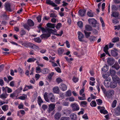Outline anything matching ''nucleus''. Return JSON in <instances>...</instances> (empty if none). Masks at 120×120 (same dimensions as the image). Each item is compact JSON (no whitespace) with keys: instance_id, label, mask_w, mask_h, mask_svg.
Instances as JSON below:
<instances>
[{"instance_id":"nucleus-52","label":"nucleus","mask_w":120,"mask_h":120,"mask_svg":"<svg viewBox=\"0 0 120 120\" xmlns=\"http://www.w3.org/2000/svg\"><path fill=\"white\" fill-rule=\"evenodd\" d=\"M78 26L80 27L81 28L82 27L83 23L81 21H79L77 23Z\"/></svg>"},{"instance_id":"nucleus-12","label":"nucleus","mask_w":120,"mask_h":120,"mask_svg":"<svg viewBox=\"0 0 120 120\" xmlns=\"http://www.w3.org/2000/svg\"><path fill=\"white\" fill-rule=\"evenodd\" d=\"M60 89L63 91H65L67 89V87L66 85L63 83L60 84Z\"/></svg>"},{"instance_id":"nucleus-1","label":"nucleus","mask_w":120,"mask_h":120,"mask_svg":"<svg viewBox=\"0 0 120 120\" xmlns=\"http://www.w3.org/2000/svg\"><path fill=\"white\" fill-rule=\"evenodd\" d=\"M88 21L89 23L91 24L92 26L94 27H95L97 25H98L99 24L97 22V21L94 18H90L88 19Z\"/></svg>"},{"instance_id":"nucleus-47","label":"nucleus","mask_w":120,"mask_h":120,"mask_svg":"<svg viewBox=\"0 0 120 120\" xmlns=\"http://www.w3.org/2000/svg\"><path fill=\"white\" fill-rule=\"evenodd\" d=\"M96 101L97 102V104L99 105H101L102 101V100L100 99H99L96 100Z\"/></svg>"},{"instance_id":"nucleus-6","label":"nucleus","mask_w":120,"mask_h":120,"mask_svg":"<svg viewBox=\"0 0 120 120\" xmlns=\"http://www.w3.org/2000/svg\"><path fill=\"white\" fill-rule=\"evenodd\" d=\"M48 97L50 98V100L52 102H55L56 100L55 97L52 93H50L48 95Z\"/></svg>"},{"instance_id":"nucleus-57","label":"nucleus","mask_w":120,"mask_h":120,"mask_svg":"<svg viewBox=\"0 0 120 120\" xmlns=\"http://www.w3.org/2000/svg\"><path fill=\"white\" fill-rule=\"evenodd\" d=\"M87 15L89 17H92L93 16V14L90 11H88L87 12Z\"/></svg>"},{"instance_id":"nucleus-39","label":"nucleus","mask_w":120,"mask_h":120,"mask_svg":"<svg viewBox=\"0 0 120 120\" xmlns=\"http://www.w3.org/2000/svg\"><path fill=\"white\" fill-rule=\"evenodd\" d=\"M91 106L92 107H95L97 105L96 102L95 101H92L90 103Z\"/></svg>"},{"instance_id":"nucleus-5","label":"nucleus","mask_w":120,"mask_h":120,"mask_svg":"<svg viewBox=\"0 0 120 120\" xmlns=\"http://www.w3.org/2000/svg\"><path fill=\"white\" fill-rule=\"evenodd\" d=\"M111 79L109 78L105 80L104 82V84L105 86L107 88L110 87Z\"/></svg>"},{"instance_id":"nucleus-51","label":"nucleus","mask_w":120,"mask_h":120,"mask_svg":"<svg viewBox=\"0 0 120 120\" xmlns=\"http://www.w3.org/2000/svg\"><path fill=\"white\" fill-rule=\"evenodd\" d=\"M55 69L56 71L59 73H60L61 72V69L58 67H56L55 68Z\"/></svg>"},{"instance_id":"nucleus-56","label":"nucleus","mask_w":120,"mask_h":120,"mask_svg":"<svg viewBox=\"0 0 120 120\" xmlns=\"http://www.w3.org/2000/svg\"><path fill=\"white\" fill-rule=\"evenodd\" d=\"M69 117H62L60 120H69Z\"/></svg>"},{"instance_id":"nucleus-19","label":"nucleus","mask_w":120,"mask_h":120,"mask_svg":"<svg viewBox=\"0 0 120 120\" xmlns=\"http://www.w3.org/2000/svg\"><path fill=\"white\" fill-rule=\"evenodd\" d=\"M53 90L54 93L59 94V89L57 86H55L53 87Z\"/></svg>"},{"instance_id":"nucleus-26","label":"nucleus","mask_w":120,"mask_h":120,"mask_svg":"<svg viewBox=\"0 0 120 120\" xmlns=\"http://www.w3.org/2000/svg\"><path fill=\"white\" fill-rule=\"evenodd\" d=\"M50 35L47 34H43L40 36L42 38H47L50 36Z\"/></svg>"},{"instance_id":"nucleus-16","label":"nucleus","mask_w":120,"mask_h":120,"mask_svg":"<svg viewBox=\"0 0 120 120\" xmlns=\"http://www.w3.org/2000/svg\"><path fill=\"white\" fill-rule=\"evenodd\" d=\"M86 11V10L85 9L83 10H80L79 11V13L80 15L83 17L85 16Z\"/></svg>"},{"instance_id":"nucleus-22","label":"nucleus","mask_w":120,"mask_h":120,"mask_svg":"<svg viewBox=\"0 0 120 120\" xmlns=\"http://www.w3.org/2000/svg\"><path fill=\"white\" fill-rule=\"evenodd\" d=\"M27 23L28 25L30 26H33L34 24V22L30 19H29L28 20Z\"/></svg>"},{"instance_id":"nucleus-61","label":"nucleus","mask_w":120,"mask_h":120,"mask_svg":"<svg viewBox=\"0 0 120 120\" xmlns=\"http://www.w3.org/2000/svg\"><path fill=\"white\" fill-rule=\"evenodd\" d=\"M112 8L113 10H117L118 9L114 5H112Z\"/></svg>"},{"instance_id":"nucleus-3","label":"nucleus","mask_w":120,"mask_h":120,"mask_svg":"<svg viewBox=\"0 0 120 120\" xmlns=\"http://www.w3.org/2000/svg\"><path fill=\"white\" fill-rule=\"evenodd\" d=\"M25 44L27 46L31 48L34 50L38 48V46L29 42H26Z\"/></svg>"},{"instance_id":"nucleus-54","label":"nucleus","mask_w":120,"mask_h":120,"mask_svg":"<svg viewBox=\"0 0 120 120\" xmlns=\"http://www.w3.org/2000/svg\"><path fill=\"white\" fill-rule=\"evenodd\" d=\"M16 21H15L14 20H13L11 21L10 22V24L11 25H13L14 24H15L17 23Z\"/></svg>"},{"instance_id":"nucleus-55","label":"nucleus","mask_w":120,"mask_h":120,"mask_svg":"<svg viewBox=\"0 0 120 120\" xmlns=\"http://www.w3.org/2000/svg\"><path fill=\"white\" fill-rule=\"evenodd\" d=\"M50 17H52L53 18H56L57 15L55 13H51L50 14Z\"/></svg>"},{"instance_id":"nucleus-53","label":"nucleus","mask_w":120,"mask_h":120,"mask_svg":"<svg viewBox=\"0 0 120 120\" xmlns=\"http://www.w3.org/2000/svg\"><path fill=\"white\" fill-rule=\"evenodd\" d=\"M41 16L40 15H39L37 17L36 19L38 21V22H40L41 20Z\"/></svg>"},{"instance_id":"nucleus-29","label":"nucleus","mask_w":120,"mask_h":120,"mask_svg":"<svg viewBox=\"0 0 120 120\" xmlns=\"http://www.w3.org/2000/svg\"><path fill=\"white\" fill-rule=\"evenodd\" d=\"M112 78L113 80V81L117 82L119 79H120L116 75L112 76Z\"/></svg>"},{"instance_id":"nucleus-15","label":"nucleus","mask_w":120,"mask_h":120,"mask_svg":"<svg viewBox=\"0 0 120 120\" xmlns=\"http://www.w3.org/2000/svg\"><path fill=\"white\" fill-rule=\"evenodd\" d=\"M117 84L116 82L113 81H111L110 87L111 88L113 89L115 88L117 86Z\"/></svg>"},{"instance_id":"nucleus-50","label":"nucleus","mask_w":120,"mask_h":120,"mask_svg":"<svg viewBox=\"0 0 120 120\" xmlns=\"http://www.w3.org/2000/svg\"><path fill=\"white\" fill-rule=\"evenodd\" d=\"M100 19L101 21V23L102 26L103 27H104L105 26V23L102 18L101 17H100Z\"/></svg>"},{"instance_id":"nucleus-31","label":"nucleus","mask_w":120,"mask_h":120,"mask_svg":"<svg viewBox=\"0 0 120 120\" xmlns=\"http://www.w3.org/2000/svg\"><path fill=\"white\" fill-rule=\"evenodd\" d=\"M108 45H106L104 48V51L107 54L109 55V53L108 51Z\"/></svg>"},{"instance_id":"nucleus-25","label":"nucleus","mask_w":120,"mask_h":120,"mask_svg":"<svg viewBox=\"0 0 120 120\" xmlns=\"http://www.w3.org/2000/svg\"><path fill=\"white\" fill-rule=\"evenodd\" d=\"M8 94L7 93H3L0 96V98L2 99H5L8 96Z\"/></svg>"},{"instance_id":"nucleus-37","label":"nucleus","mask_w":120,"mask_h":120,"mask_svg":"<svg viewBox=\"0 0 120 120\" xmlns=\"http://www.w3.org/2000/svg\"><path fill=\"white\" fill-rule=\"evenodd\" d=\"M119 38L118 37H115L112 39V41L113 43H115L119 41Z\"/></svg>"},{"instance_id":"nucleus-44","label":"nucleus","mask_w":120,"mask_h":120,"mask_svg":"<svg viewBox=\"0 0 120 120\" xmlns=\"http://www.w3.org/2000/svg\"><path fill=\"white\" fill-rule=\"evenodd\" d=\"M71 91L70 90H69L66 92V96L69 97L71 96Z\"/></svg>"},{"instance_id":"nucleus-27","label":"nucleus","mask_w":120,"mask_h":120,"mask_svg":"<svg viewBox=\"0 0 120 120\" xmlns=\"http://www.w3.org/2000/svg\"><path fill=\"white\" fill-rule=\"evenodd\" d=\"M84 32L86 38H88L90 37V35L91 34L90 32H87L85 30H84Z\"/></svg>"},{"instance_id":"nucleus-48","label":"nucleus","mask_w":120,"mask_h":120,"mask_svg":"<svg viewBox=\"0 0 120 120\" xmlns=\"http://www.w3.org/2000/svg\"><path fill=\"white\" fill-rule=\"evenodd\" d=\"M100 112L102 113H103L104 114H107L108 113V112L106 110H100Z\"/></svg>"},{"instance_id":"nucleus-7","label":"nucleus","mask_w":120,"mask_h":120,"mask_svg":"<svg viewBox=\"0 0 120 120\" xmlns=\"http://www.w3.org/2000/svg\"><path fill=\"white\" fill-rule=\"evenodd\" d=\"M115 62L114 60L112 58H108L107 59V63L109 65H112L115 63Z\"/></svg>"},{"instance_id":"nucleus-40","label":"nucleus","mask_w":120,"mask_h":120,"mask_svg":"<svg viewBox=\"0 0 120 120\" xmlns=\"http://www.w3.org/2000/svg\"><path fill=\"white\" fill-rule=\"evenodd\" d=\"M62 26V24L61 23H58L56 26V28L58 30H59L60 28Z\"/></svg>"},{"instance_id":"nucleus-42","label":"nucleus","mask_w":120,"mask_h":120,"mask_svg":"<svg viewBox=\"0 0 120 120\" xmlns=\"http://www.w3.org/2000/svg\"><path fill=\"white\" fill-rule=\"evenodd\" d=\"M54 73L53 72H52L50 73L48 75V79H49L51 80L52 79V78L53 75H54Z\"/></svg>"},{"instance_id":"nucleus-49","label":"nucleus","mask_w":120,"mask_h":120,"mask_svg":"<svg viewBox=\"0 0 120 120\" xmlns=\"http://www.w3.org/2000/svg\"><path fill=\"white\" fill-rule=\"evenodd\" d=\"M42 108L44 111H45L48 108V106L47 105L43 104L42 105Z\"/></svg>"},{"instance_id":"nucleus-43","label":"nucleus","mask_w":120,"mask_h":120,"mask_svg":"<svg viewBox=\"0 0 120 120\" xmlns=\"http://www.w3.org/2000/svg\"><path fill=\"white\" fill-rule=\"evenodd\" d=\"M116 100H114L112 102V107L113 108L115 107L116 106Z\"/></svg>"},{"instance_id":"nucleus-45","label":"nucleus","mask_w":120,"mask_h":120,"mask_svg":"<svg viewBox=\"0 0 120 120\" xmlns=\"http://www.w3.org/2000/svg\"><path fill=\"white\" fill-rule=\"evenodd\" d=\"M20 35L22 36L26 34V32L24 30H21L20 33Z\"/></svg>"},{"instance_id":"nucleus-4","label":"nucleus","mask_w":120,"mask_h":120,"mask_svg":"<svg viewBox=\"0 0 120 120\" xmlns=\"http://www.w3.org/2000/svg\"><path fill=\"white\" fill-rule=\"evenodd\" d=\"M106 96L107 98H110L112 97L114 94V91L113 90H109L105 93Z\"/></svg>"},{"instance_id":"nucleus-63","label":"nucleus","mask_w":120,"mask_h":120,"mask_svg":"<svg viewBox=\"0 0 120 120\" xmlns=\"http://www.w3.org/2000/svg\"><path fill=\"white\" fill-rule=\"evenodd\" d=\"M4 85V81L3 80L0 79V85L2 86Z\"/></svg>"},{"instance_id":"nucleus-17","label":"nucleus","mask_w":120,"mask_h":120,"mask_svg":"<svg viewBox=\"0 0 120 120\" xmlns=\"http://www.w3.org/2000/svg\"><path fill=\"white\" fill-rule=\"evenodd\" d=\"M85 30L88 31H91L93 30L92 26L89 24H87L85 26Z\"/></svg>"},{"instance_id":"nucleus-41","label":"nucleus","mask_w":120,"mask_h":120,"mask_svg":"<svg viewBox=\"0 0 120 120\" xmlns=\"http://www.w3.org/2000/svg\"><path fill=\"white\" fill-rule=\"evenodd\" d=\"M119 13L117 12H115L112 13V15L113 17H118L119 16Z\"/></svg>"},{"instance_id":"nucleus-36","label":"nucleus","mask_w":120,"mask_h":120,"mask_svg":"<svg viewBox=\"0 0 120 120\" xmlns=\"http://www.w3.org/2000/svg\"><path fill=\"white\" fill-rule=\"evenodd\" d=\"M36 59L34 58H30L28 59L27 60V61L28 62H34L35 60H36Z\"/></svg>"},{"instance_id":"nucleus-11","label":"nucleus","mask_w":120,"mask_h":120,"mask_svg":"<svg viewBox=\"0 0 120 120\" xmlns=\"http://www.w3.org/2000/svg\"><path fill=\"white\" fill-rule=\"evenodd\" d=\"M63 114L65 115L66 116L69 115L71 113V110L68 109H64L62 110Z\"/></svg>"},{"instance_id":"nucleus-30","label":"nucleus","mask_w":120,"mask_h":120,"mask_svg":"<svg viewBox=\"0 0 120 120\" xmlns=\"http://www.w3.org/2000/svg\"><path fill=\"white\" fill-rule=\"evenodd\" d=\"M8 105H5L2 107V110L4 111H6L8 109Z\"/></svg>"},{"instance_id":"nucleus-2","label":"nucleus","mask_w":120,"mask_h":120,"mask_svg":"<svg viewBox=\"0 0 120 120\" xmlns=\"http://www.w3.org/2000/svg\"><path fill=\"white\" fill-rule=\"evenodd\" d=\"M78 38L79 40L80 41L86 43V40L84 39V36L82 33L80 31H79L77 33Z\"/></svg>"},{"instance_id":"nucleus-21","label":"nucleus","mask_w":120,"mask_h":120,"mask_svg":"<svg viewBox=\"0 0 120 120\" xmlns=\"http://www.w3.org/2000/svg\"><path fill=\"white\" fill-rule=\"evenodd\" d=\"M37 102L39 105L40 107L41 104L43 103V101L41 98L40 96H39L38 97Z\"/></svg>"},{"instance_id":"nucleus-13","label":"nucleus","mask_w":120,"mask_h":120,"mask_svg":"<svg viewBox=\"0 0 120 120\" xmlns=\"http://www.w3.org/2000/svg\"><path fill=\"white\" fill-rule=\"evenodd\" d=\"M57 51L58 55L60 56H62L64 52V49L63 48L60 47L59 48Z\"/></svg>"},{"instance_id":"nucleus-20","label":"nucleus","mask_w":120,"mask_h":120,"mask_svg":"<svg viewBox=\"0 0 120 120\" xmlns=\"http://www.w3.org/2000/svg\"><path fill=\"white\" fill-rule=\"evenodd\" d=\"M61 116V115L60 113L57 112L54 115V118L55 120H59Z\"/></svg>"},{"instance_id":"nucleus-38","label":"nucleus","mask_w":120,"mask_h":120,"mask_svg":"<svg viewBox=\"0 0 120 120\" xmlns=\"http://www.w3.org/2000/svg\"><path fill=\"white\" fill-rule=\"evenodd\" d=\"M34 41L35 42L38 43H41V40L39 37L35 38L34 39Z\"/></svg>"},{"instance_id":"nucleus-35","label":"nucleus","mask_w":120,"mask_h":120,"mask_svg":"<svg viewBox=\"0 0 120 120\" xmlns=\"http://www.w3.org/2000/svg\"><path fill=\"white\" fill-rule=\"evenodd\" d=\"M48 71L49 70L48 69L46 68L42 69L41 71V72L42 73L44 74H45L48 73Z\"/></svg>"},{"instance_id":"nucleus-58","label":"nucleus","mask_w":120,"mask_h":120,"mask_svg":"<svg viewBox=\"0 0 120 120\" xmlns=\"http://www.w3.org/2000/svg\"><path fill=\"white\" fill-rule=\"evenodd\" d=\"M56 81L58 83H59L62 82V80L60 78L58 77L56 79Z\"/></svg>"},{"instance_id":"nucleus-14","label":"nucleus","mask_w":120,"mask_h":120,"mask_svg":"<svg viewBox=\"0 0 120 120\" xmlns=\"http://www.w3.org/2000/svg\"><path fill=\"white\" fill-rule=\"evenodd\" d=\"M111 67L113 69L115 68L116 70H118L120 68V66L118 63L116 62Z\"/></svg>"},{"instance_id":"nucleus-24","label":"nucleus","mask_w":120,"mask_h":120,"mask_svg":"<svg viewBox=\"0 0 120 120\" xmlns=\"http://www.w3.org/2000/svg\"><path fill=\"white\" fill-rule=\"evenodd\" d=\"M112 68H111L110 69V73L112 76L116 75V71L115 70H113Z\"/></svg>"},{"instance_id":"nucleus-34","label":"nucleus","mask_w":120,"mask_h":120,"mask_svg":"<svg viewBox=\"0 0 120 120\" xmlns=\"http://www.w3.org/2000/svg\"><path fill=\"white\" fill-rule=\"evenodd\" d=\"M96 38L94 36H91L89 38V40L91 42H93L96 41Z\"/></svg>"},{"instance_id":"nucleus-46","label":"nucleus","mask_w":120,"mask_h":120,"mask_svg":"<svg viewBox=\"0 0 120 120\" xmlns=\"http://www.w3.org/2000/svg\"><path fill=\"white\" fill-rule=\"evenodd\" d=\"M63 31L61 30V31L60 33V34H55V33H53L52 34L54 35H56L57 36H61L62 34H63Z\"/></svg>"},{"instance_id":"nucleus-18","label":"nucleus","mask_w":120,"mask_h":120,"mask_svg":"<svg viewBox=\"0 0 120 120\" xmlns=\"http://www.w3.org/2000/svg\"><path fill=\"white\" fill-rule=\"evenodd\" d=\"M55 105L53 104H50L49 106V109L48 110V112H50L52 111L54 109Z\"/></svg>"},{"instance_id":"nucleus-9","label":"nucleus","mask_w":120,"mask_h":120,"mask_svg":"<svg viewBox=\"0 0 120 120\" xmlns=\"http://www.w3.org/2000/svg\"><path fill=\"white\" fill-rule=\"evenodd\" d=\"M25 86L23 90V91L24 92L27 91L28 90L33 89L34 88L33 86L31 84L29 86L25 85Z\"/></svg>"},{"instance_id":"nucleus-62","label":"nucleus","mask_w":120,"mask_h":120,"mask_svg":"<svg viewBox=\"0 0 120 120\" xmlns=\"http://www.w3.org/2000/svg\"><path fill=\"white\" fill-rule=\"evenodd\" d=\"M6 88H7L8 89L7 92L8 93H10L12 92V90L11 89L7 86L6 87Z\"/></svg>"},{"instance_id":"nucleus-32","label":"nucleus","mask_w":120,"mask_h":120,"mask_svg":"<svg viewBox=\"0 0 120 120\" xmlns=\"http://www.w3.org/2000/svg\"><path fill=\"white\" fill-rule=\"evenodd\" d=\"M46 30L48 33L47 34H49L50 35V36L51 34H52V33H54L53 32H55L54 30L48 28L46 29Z\"/></svg>"},{"instance_id":"nucleus-8","label":"nucleus","mask_w":120,"mask_h":120,"mask_svg":"<svg viewBox=\"0 0 120 120\" xmlns=\"http://www.w3.org/2000/svg\"><path fill=\"white\" fill-rule=\"evenodd\" d=\"M4 6L5 9L6 11H11L10 5L9 3H6L5 4Z\"/></svg>"},{"instance_id":"nucleus-60","label":"nucleus","mask_w":120,"mask_h":120,"mask_svg":"<svg viewBox=\"0 0 120 120\" xmlns=\"http://www.w3.org/2000/svg\"><path fill=\"white\" fill-rule=\"evenodd\" d=\"M40 75L38 74H36L35 75V78L36 80H38L40 77Z\"/></svg>"},{"instance_id":"nucleus-10","label":"nucleus","mask_w":120,"mask_h":120,"mask_svg":"<svg viewBox=\"0 0 120 120\" xmlns=\"http://www.w3.org/2000/svg\"><path fill=\"white\" fill-rule=\"evenodd\" d=\"M46 3L50 5L53 7H56L57 5L53 3L52 1L50 0H46Z\"/></svg>"},{"instance_id":"nucleus-23","label":"nucleus","mask_w":120,"mask_h":120,"mask_svg":"<svg viewBox=\"0 0 120 120\" xmlns=\"http://www.w3.org/2000/svg\"><path fill=\"white\" fill-rule=\"evenodd\" d=\"M47 26L51 28H54L55 27V24H52L51 23H48L46 24Z\"/></svg>"},{"instance_id":"nucleus-28","label":"nucleus","mask_w":120,"mask_h":120,"mask_svg":"<svg viewBox=\"0 0 120 120\" xmlns=\"http://www.w3.org/2000/svg\"><path fill=\"white\" fill-rule=\"evenodd\" d=\"M23 96H20L18 97V98L22 100H24L27 98V96L26 94H23Z\"/></svg>"},{"instance_id":"nucleus-64","label":"nucleus","mask_w":120,"mask_h":120,"mask_svg":"<svg viewBox=\"0 0 120 120\" xmlns=\"http://www.w3.org/2000/svg\"><path fill=\"white\" fill-rule=\"evenodd\" d=\"M75 115V114L74 113H72L70 115V117L72 120H75L74 119Z\"/></svg>"},{"instance_id":"nucleus-59","label":"nucleus","mask_w":120,"mask_h":120,"mask_svg":"<svg viewBox=\"0 0 120 120\" xmlns=\"http://www.w3.org/2000/svg\"><path fill=\"white\" fill-rule=\"evenodd\" d=\"M116 112L117 113H119L120 112V107L118 106L116 109Z\"/></svg>"},{"instance_id":"nucleus-33","label":"nucleus","mask_w":120,"mask_h":120,"mask_svg":"<svg viewBox=\"0 0 120 120\" xmlns=\"http://www.w3.org/2000/svg\"><path fill=\"white\" fill-rule=\"evenodd\" d=\"M111 53L112 55L114 56H115L118 55L117 52L114 50H112Z\"/></svg>"}]
</instances>
